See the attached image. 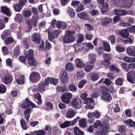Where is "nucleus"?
<instances>
[{
    "label": "nucleus",
    "instance_id": "nucleus-1",
    "mask_svg": "<svg viewBox=\"0 0 135 135\" xmlns=\"http://www.w3.org/2000/svg\"><path fill=\"white\" fill-rule=\"evenodd\" d=\"M75 32L73 31L67 30L66 31L63 38V42L65 44H69L74 42L75 40V38L74 35Z\"/></svg>",
    "mask_w": 135,
    "mask_h": 135
},
{
    "label": "nucleus",
    "instance_id": "nucleus-2",
    "mask_svg": "<svg viewBox=\"0 0 135 135\" xmlns=\"http://www.w3.org/2000/svg\"><path fill=\"white\" fill-rule=\"evenodd\" d=\"M110 126L108 120H104V122L101 126L100 133L101 135H107L109 132Z\"/></svg>",
    "mask_w": 135,
    "mask_h": 135
},
{
    "label": "nucleus",
    "instance_id": "nucleus-3",
    "mask_svg": "<svg viewBox=\"0 0 135 135\" xmlns=\"http://www.w3.org/2000/svg\"><path fill=\"white\" fill-rule=\"evenodd\" d=\"M47 31L48 34L49 38V39L52 40L56 38L62 32V31L60 30H55L52 32H51L49 30H46V32H47Z\"/></svg>",
    "mask_w": 135,
    "mask_h": 135
},
{
    "label": "nucleus",
    "instance_id": "nucleus-4",
    "mask_svg": "<svg viewBox=\"0 0 135 135\" xmlns=\"http://www.w3.org/2000/svg\"><path fill=\"white\" fill-rule=\"evenodd\" d=\"M72 96L73 95L71 93H65L63 94L62 96V100L64 103L68 104L70 102Z\"/></svg>",
    "mask_w": 135,
    "mask_h": 135
},
{
    "label": "nucleus",
    "instance_id": "nucleus-5",
    "mask_svg": "<svg viewBox=\"0 0 135 135\" xmlns=\"http://www.w3.org/2000/svg\"><path fill=\"white\" fill-rule=\"evenodd\" d=\"M49 81V78L48 77L46 78L44 82H41L37 88L38 91L40 92L44 91L45 89V86L48 85Z\"/></svg>",
    "mask_w": 135,
    "mask_h": 135
},
{
    "label": "nucleus",
    "instance_id": "nucleus-6",
    "mask_svg": "<svg viewBox=\"0 0 135 135\" xmlns=\"http://www.w3.org/2000/svg\"><path fill=\"white\" fill-rule=\"evenodd\" d=\"M127 80L130 83L135 84V72L131 71L127 74Z\"/></svg>",
    "mask_w": 135,
    "mask_h": 135
},
{
    "label": "nucleus",
    "instance_id": "nucleus-7",
    "mask_svg": "<svg viewBox=\"0 0 135 135\" xmlns=\"http://www.w3.org/2000/svg\"><path fill=\"white\" fill-rule=\"evenodd\" d=\"M101 99L107 103H109L111 101L112 97L109 93L105 92L101 95Z\"/></svg>",
    "mask_w": 135,
    "mask_h": 135
},
{
    "label": "nucleus",
    "instance_id": "nucleus-8",
    "mask_svg": "<svg viewBox=\"0 0 135 135\" xmlns=\"http://www.w3.org/2000/svg\"><path fill=\"white\" fill-rule=\"evenodd\" d=\"M40 79V75L38 73L33 72L30 75V80L34 83H36L39 81Z\"/></svg>",
    "mask_w": 135,
    "mask_h": 135
},
{
    "label": "nucleus",
    "instance_id": "nucleus-9",
    "mask_svg": "<svg viewBox=\"0 0 135 135\" xmlns=\"http://www.w3.org/2000/svg\"><path fill=\"white\" fill-rule=\"evenodd\" d=\"M2 81L6 84L11 83L12 81V77L9 74L4 75L2 78Z\"/></svg>",
    "mask_w": 135,
    "mask_h": 135
},
{
    "label": "nucleus",
    "instance_id": "nucleus-10",
    "mask_svg": "<svg viewBox=\"0 0 135 135\" xmlns=\"http://www.w3.org/2000/svg\"><path fill=\"white\" fill-rule=\"evenodd\" d=\"M38 19V16H33L29 21H26L28 24H31L34 27H36L37 25Z\"/></svg>",
    "mask_w": 135,
    "mask_h": 135
},
{
    "label": "nucleus",
    "instance_id": "nucleus-11",
    "mask_svg": "<svg viewBox=\"0 0 135 135\" xmlns=\"http://www.w3.org/2000/svg\"><path fill=\"white\" fill-rule=\"evenodd\" d=\"M60 78L63 84L67 83L69 81L68 76V73L66 71H64L60 76Z\"/></svg>",
    "mask_w": 135,
    "mask_h": 135
},
{
    "label": "nucleus",
    "instance_id": "nucleus-12",
    "mask_svg": "<svg viewBox=\"0 0 135 135\" xmlns=\"http://www.w3.org/2000/svg\"><path fill=\"white\" fill-rule=\"evenodd\" d=\"M94 102V100L91 98H88L84 102V103L86 104L85 107L86 109H92L93 107V106L89 104L92 103Z\"/></svg>",
    "mask_w": 135,
    "mask_h": 135
},
{
    "label": "nucleus",
    "instance_id": "nucleus-13",
    "mask_svg": "<svg viewBox=\"0 0 135 135\" xmlns=\"http://www.w3.org/2000/svg\"><path fill=\"white\" fill-rule=\"evenodd\" d=\"M118 33L119 35L124 38H126L128 36L129 31L127 28L119 30Z\"/></svg>",
    "mask_w": 135,
    "mask_h": 135
},
{
    "label": "nucleus",
    "instance_id": "nucleus-14",
    "mask_svg": "<svg viewBox=\"0 0 135 135\" xmlns=\"http://www.w3.org/2000/svg\"><path fill=\"white\" fill-rule=\"evenodd\" d=\"M104 57V60L102 63L104 64V66L107 68L109 67L110 64V60L111 57H110L109 54H105L103 55Z\"/></svg>",
    "mask_w": 135,
    "mask_h": 135
},
{
    "label": "nucleus",
    "instance_id": "nucleus-15",
    "mask_svg": "<svg viewBox=\"0 0 135 135\" xmlns=\"http://www.w3.org/2000/svg\"><path fill=\"white\" fill-rule=\"evenodd\" d=\"M71 106L75 109H79L80 108L77 99L76 97L74 98L70 103Z\"/></svg>",
    "mask_w": 135,
    "mask_h": 135
},
{
    "label": "nucleus",
    "instance_id": "nucleus-16",
    "mask_svg": "<svg viewBox=\"0 0 135 135\" xmlns=\"http://www.w3.org/2000/svg\"><path fill=\"white\" fill-rule=\"evenodd\" d=\"M74 61L75 65L77 67L82 68L84 66L85 63L80 59L77 58Z\"/></svg>",
    "mask_w": 135,
    "mask_h": 135
},
{
    "label": "nucleus",
    "instance_id": "nucleus-17",
    "mask_svg": "<svg viewBox=\"0 0 135 135\" xmlns=\"http://www.w3.org/2000/svg\"><path fill=\"white\" fill-rule=\"evenodd\" d=\"M32 37V40L33 41L38 44L40 43L41 37L37 33H34Z\"/></svg>",
    "mask_w": 135,
    "mask_h": 135
},
{
    "label": "nucleus",
    "instance_id": "nucleus-18",
    "mask_svg": "<svg viewBox=\"0 0 135 135\" xmlns=\"http://www.w3.org/2000/svg\"><path fill=\"white\" fill-rule=\"evenodd\" d=\"M24 52L25 56L26 59H28L33 56L34 53V51L33 50L30 49L28 51L25 50Z\"/></svg>",
    "mask_w": 135,
    "mask_h": 135
},
{
    "label": "nucleus",
    "instance_id": "nucleus-19",
    "mask_svg": "<svg viewBox=\"0 0 135 135\" xmlns=\"http://www.w3.org/2000/svg\"><path fill=\"white\" fill-rule=\"evenodd\" d=\"M65 69L66 71L70 72L73 71L75 69L74 65L70 62L66 64L65 66Z\"/></svg>",
    "mask_w": 135,
    "mask_h": 135
},
{
    "label": "nucleus",
    "instance_id": "nucleus-20",
    "mask_svg": "<svg viewBox=\"0 0 135 135\" xmlns=\"http://www.w3.org/2000/svg\"><path fill=\"white\" fill-rule=\"evenodd\" d=\"M127 51L128 55L132 56H135V46H131L127 48Z\"/></svg>",
    "mask_w": 135,
    "mask_h": 135
},
{
    "label": "nucleus",
    "instance_id": "nucleus-21",
    "mask_svg": "<svg viewBox=\"0 0 135 135\" xmlns=\"http://www.w3.org/2000/svg\"><path fill=\"white\" fill-rule=\"evenodd\" d=\"M26 0H18L17 3V12H20L26 3Z\"/></svg>",
    "mask_w": 135,
    "mask_h": 135
},
{
    "label": "nucleus",
    "instance_id": "nucleus-22",
    "mask_svg": "<svg viewBox=\"0 0 135 135\" xmlns=\"http://www.w3.org/2000/svg\"><path fill=\"white\" fill-rule=\"evenodd\" d=\"M75 114V112L73 109H69L67 111L66 115L68 118H71L73 117Z\"/></svg>",
    "mask_w": 135,
    "mask_h": 135
},
{
    "label": "nucleus",
    "instance_id": "nucleus-23",
    "mask_svg": "<svg viewBox=\"0 0 135 135\" xmlns=\"http://www.w3.org/2000/svg\"><path fill=\"white\" fill-rule=\"evenodd\" d=\"M56 25L58 28L62 29H65L67 26V24L65 22L60 21L57 22Z\"/></svg>",
    "mask_w": 135,
    "mask_h": 135
},
{
    "label": "nucleus",
    "instance_id": "nucleus-24",
    "mask_svg": "<svg viewBox=\"0 0 135 135\" xmlns=\"http://www.w3.org/2000/svg\"><path fill=\"white\" fill-rule=\"evenodd\" d=\"M31 111V109L29 108L24 110L23 113L24 117L26 119L27 122H28L29 118L30 117V114Z\"/></svg>",
    "mask_w": 135,
    "mask_h": 135
},
{
    "label": "nucleus",
    "instance_id": "nucleus-25",
    "mask_svg": "<svg viewBox=\"0 0 135 135\" xmlns=\"http://www.w3.org/2000/svg\"><path fill=\"white\" fill-rule=\"evenodd\" d=\"M22 14L23 17L25 18L30 17L32 15V12L29 10L23 9L22 11Z\"/></svg>",
    "mask_w": 135,
    "mask_h": 135
},
{
    "label": "nucleus",
    "instance_id": "nucleus-26",
    "mask_svg": "<svg viewBox=\"0 0 135 135\" xmlns=\"http://www.w3.org/2000/svg\"><path fill=\"white\" fill-rule=\"evenodd\" d=\"M94 64L93 63L89 62L87 63L85 67V71L89 72L92 70L94 67Z\"/></svg>",
    "mask_w": 135,
    "mask_h": 135
},
{
    "label": "nucleus",
    "instance_id": "nucleus-27",
    "mask_svg": "<svg viewBox=\"0 0 135 135\" xmlns=\"http://www.w3.org/2000/svg\"><path fill=\"white\" fill-rule=\"evenodd\" d=\"M1 12L7 16L10 17L11 14L10 13L9 9L6 6H3L1 8Z\"/></svg>",
    "mask_w": 135,
    "mask_h": 135
},
{
    "label": "nucleus",
    "instance_id": "nucleus-28",
    "mask_svg": "<svg viewBox=\"0 0 135 135\" xmlns=\"http://www.w3.org/2000/svg\"><path fill=\"white\" fill-rule=\"evenodd\" d=\"M112 21L111 18L108 17H105L102 18V23L104 25H106L110 23Z\"/></svg>",
    "mask_w": 135,
    "mask_h": 135
},
{
    "label": "nucleus",
    "instance_id": "nucleus-29",
    "mask_svg": "<svg viewBox=\"0 0 135 135\" xmlns=\"http://www.w3.org/2000/svg\"><path fill=\"white\" fill-rule=\"evenodd\" d=\"M78 16L81 19H84L85 20H86L88 18V16L85 11L80 13H78Z\"/></svg>",
    "mask_w": 135,
    "mask_h": 135
},
{
    "label": "nucleus",
    "instance_id": "nucleus-30",
    "mask_svg": "<svg viewBox=\"0 0 135 135\" xmlns=\"http://www.w3.org/2000/svg\"><path fill=\"white\" fill-rule=\"evenodd\" d=\"M26 59L28 60V63L30 65L36 66L37 64L36 60L33 57V56Z\"/></svg>",
    "mask_w": 135,
    "mask_h": 135
},
{
    "label": "nucleus",
    "instance_id": "nucleus-31",
    "mask_svg": "<svg viewBox=\"0 0 135 135\" xmlns=\"http://www.w3.org/2000/svg\"><path fill=\"white\" fill-rule=\"evenodd\" d=\"M29 102L30 100L28 99V98H27L25 99V102L22 103H21L22 107L24 109L27 108H29V104H30V103H29Z\"/></svg>",
    "mask_w": 135,
    "mask_h": 135
},
{
    "label": "nucleus",
    "instance_id": "nucleus-32",
    "mask_svg": "<svg viewBox=\"0 0 135 135\" xmlns=\"http://www.w3.org/2000/svg\"><path fill=\"white\" fill-rule=\"evenodd\" d=\"M79 123L81 127L84 128L86 127L87 124L86 119L83 118L80 120Z\"/></svg>",
    "mask_w": 135,
    "mask_h": 135
},
{
    "label": "nucleus",
    "instance_id": "nucleus-33",
    "mask_svg": "<svg viewBox=\"0 0 135 135\" xmlns=\"http://www.w3.org/2000/svg\"><path fill=\"white\" fill-rule=\"evenodd\" d=\"M124 0H113V3L117 6L122 7Z\"/></svg>",
    "mask_w": 135,
    "mask_h": 135
},
{
    "label": "nucleus",
    "instance_id": "nucleus-34",
    "mask_svg": "<svg viewBox=\"0 0 135 135\" xmlns=\"http://www.w3.org/2000/svg\"><path fill=\"white\" fill-rule=\"evenodd\" d=\"M109 5L107 3H105L103 4L100 10L102 13H104L107 11Z\"/></svg>",
    "mask_w": 135,
    "mask_h": 135
},
{
    "label": "nucleus",
    "instance_id": "nucleus-35",
    "mask_svg": "<svg viewBox=\"0 0 135 135\" xmlns=\"http://www.w3.org/2000/svg\"><path fill=\"white\" fill-rule=\"evenodd\" d=\"M126 2H123V5L122 7H125L127 8H129L131 6L132 3V0H126Z\"/></svg>",
    "mask_w": 135,
    "mask_h": 135
},
{
    "label": "nucleus",
    "instance_id": "nucleus-36",
    "mask_svg": "<svg viewBox=\"0 0 135 135\" xmlns=\"http://www.w3.org/2000/svg\"><path fill=\"white\" fill-rule=\"evenodd\" d=\"M90 79L93 81L97 80L99 77L98 74L96 73H93L90 75Z\"/></svg>",
    "mask_w": 135,
    "mask_h": 135
},
{
    "label": "nucleus",
    "instance_id": "nucleus-37",
    "mask_svg": "<svg viewBox=\"0 0 135 135\" xmlns=\"http://www.w3.org/2000/svg\"><path fill=\"white\" fill-rule=\"evenodd\" d=\"M25 79L24 76L21 75L20 76L19 78L17 79V84L22 85L24 84Z\"/></svg>",
    "mask_w": 135,
    "mask_h": 135
},
{
    "label": "nucleus",
    "instance_id": "nucleus-38",
    "mask_svg": "<svg viewBox=\"0 0 135 135\" xmlns=\"http://www.w3.org/2000/svg\"><path fill=\"white\" fill-rule=\"evenodd\" d=\"M68 9V13L70 17H74L75 15V12L74 9L69 7L67 8Z\"/></svg>",
    "mask_w": 135,
    "mask_h": 135
},
{
    "label": "nucleus",
    "instance_id": "nucleus-39",
    "mask_svg": "<svg viewBox=\"0 0 135 135\" xmlns=\"http://www.w3.org/2000/svg\"><path fill=\"white\" fill-rule=\"evenodd\" d=\"M78 38L77 40V42L78 43H80L83 41L84 40V37L82 34H77Z\"/></svg>",
    "mask_w": 135,
    "mask_h": 135
},
{
    "label": "nucleus",
    "instance_id": "nucleus-40",
    "mask_svg": "<svg viewBox=\"0 0 135 135\" xmlns=\"http://www.w3.org/2000/svg\"><path fill=\"white\" fill-rule=\"evenodd\" d=\"M133 37H127L126 40H123V42L125 44H132L133 43V40L132 39Z\"/></svg>",
    "mask_w": 135,
    "mask_h": 135
},
{
    "label": "nucleus",
    "instance_id": "nucleus-41",
    "mask_svg": "<svg viewBox=\"0 0 135 135\" xmlns=\"http://www.w3.org/2000/svg\"><path fill=\"white\" fill-rule=\"evenodd\" d=\"M66 86L65 85H64L63 86H58L56 88L57 90L59 92L64 91L66 90Z\"/></svg>",
    "mask_w": 135,
    "mask_h": 135
},
{
    "label": "nucleus",
    "instance_id": "nucleus-42",
    "mask_svg": "<svg viewBox=\"0 0 135 135\" xmlns=\"http://www.w3.org/2000/svg\"><path fill=\"white\" fill-rule=\"evenodd\" d=\"M20 123L21 126L23 129L26 130L27 129L28 126L23 119H22L20 120Z\"/></svg>",
    "mask_w": 135,
    "mask_h": 135
},
{
    "label": "nucleus",
    "instance_id": "nucleus-43",
    "mask_svg": "<svg viewBox=\"0 0 135 135\" xmlns=\"http://www.w3.org/2000/svg\"><path fill=\"white\" fill-rule=\"evenodd\" d=\"M103 42V45L105 50L107 51H110L111 49L109 44L107 42L105 41Z\"/></svg>",
    "mask_w": 135,
    "mask_h": 135
},
{
    "label": "nucleus",
    "instance_id": "nucleus-44",
    "mask_svg": "<svg viewBox=\"0 0 135 135\" xmlns=\"http://www.w3.org/2000/svg\"><path fill=\"white\" fill-rule=\"evenodd\" d=\"M102 124L100 120H97L93 124V126L95 128L99 129L101 128Z\"/></svg>",
    "mask_w": 135,
    "mask_h": 135
},
{
    "label": "nucleus",
    "instance_id": "nucleus-45",
    "mask_svg": "<svg viewBox=\"0 0 135 135\" xmlns=\"http://www.w3.org/2000/svg\"><path fill=\"white\" fill-rule=\"evenodd\" d=\"M68 89L70 91L72 92H75L76 91L77 88L76 86L74 84H70L68 86Z\"/></svg>",
    "mask_w": 135,
    "mask_h": 135
},
{
    "label": "nucleus",
    "instance_id": "nucleus-46",
    "mask_svg": "<svg viewBox=\"0 0 135 135\" xmlns=\"http://www.w3.org/2000/svg\"><path fill=\"white\" fill-rule=\"evenodd\" d=\"M71 124V122L69 121H66L61 124L60 127L62 128L67 127L70 126Z\"/></svg>",
    "mask_w": 135,
    "mask_h": 135
},
{
    "label": "nucleus",
    "instance_id": "nucleus-47",
    "mask_svg": "<svg viewBox=\"0 0 135 135\" xmlns=\"http://www.w3.org/2000/svg\"><path fill=\"white\" fill-rule=\"evenodd\" d=\"M74 132L76 135H83V132L80 130L77 127H75L74 129Z\"/></svg>",
    "mask_w": 135,
    "mask_h": 135
},
{
    "label": "nucleus",
    "instance_id": "nucleus-48",
    "mask_svg": "<svg viewBox=\"0 0 135 135\" xmlns=\"http://www.w3.org/2000/svg\"><path fill=\"white\" fill-rule=\"evenodd\" d=\"M85 8V6L82 4L80 3L76 7V10L77 12H79L83 11Z\"/></svg>",
    "mask_w": 135,
    "mask_h": 135
},
{
    "label": "nucleus",
    "instance_id": "nucleus-49",
    "mask_svg": "<svg viewBox=\"0 0 135 135\" xmlns=\"http://www.w3.org/2000/svg\"><path fill=\"white\" fill-rule=\"evenodd\" d=\"M124 80L122 78H120L117 79L115 81L116 84L118 85H122L123 84Z\"/></svg>",
    "mask_w": 135,
    "mask_h": 135
},
{
    "label": "nucleus",
    "instance_id": "nucleus-50",
    "mask_svg": "<svg viewBox=\"0 0 135 135\" xmlns=\"http://www.w3.org/2000/svg\"><path fill=\"white\" fill-rule=\"evenodd\" d=\"M76 75L77 78L80 79L84 77L85 74L82 71H78L76 72Z\"/></svg>",
    "mask_w": 135,
    "mask_h": 135
},
{
    "label": "nucleus",
    "instance_id": "nucleus-51",
    "mask_svg": "<svg viewBox=\"0 0 135 135\" xmlns=\"http://www.w3.org/2000/svg\"><path fill=\"white\" fill-rule=\"evenodd\" d=\"M11 34L10 31L9 30H6L3 32L1 36V37L2 39L4 38L7 36H9Z\"/></svg>",
    "mask_w": 135,
    "mask_h": 135
},
{
    "label": "nucleus",
    "instance_id": "nucleus-52",
    "mask_svg": "<svg viewBox=\"0 0 135 135\" xmlns=\"http://www.w3.org/2000/svg\"><path fill=\"white\" fill-rule=\"evenodd\" d=\"M14 41L13 39L11 37H8L6 38L4 41L5 43L6 44H9Z\"/></svg>",
    "mask_w": 135,
    "mask_h": 135
},
{
    "label": "nucleus",
    "instance_id": "nucleus-53",
    "mask_svg": "<svg viewBox=\"0 0 135 135\" xmlns=\"http://www.w3.org/2000/svg\"><path fill=\"white\" fill-rule=\"evenodd\" d=\"M87 83V80H81L79 83L78 85L79 88H82L84 86V85Z\"/></svg>",
    "mask_w": 135,
    "mask_h": 135
},
{
    "label": "nucleus",
    "instance_id": "nucleus-54",
    "mask_svg": "<svg viewBox=\"0 0 135 135\" xmlns=\"http://www.w3.org/2000/svg\"><path fill=\"white\" fill-rule=\"evenodd\" d=\"M89 59L91 61H94L96 60V55L93 54H90L88 56Z\"/></svg>",
    "mask_w": 135,
    "mask_h": 135
},
{
    "label": "nucleus",
    "instance_id": "nucleus-55",
    "mask_svg": "<svg viewBox=\"0 0 135 135\" xmlns=\"http://www.w3.org/2000/svg\"><path fill=\"white\" fill-rule=\"evenodd\" d=\"M108 40L110 41L112 44H115L114 43L115 41V38L114 35H112L109 36L108 37Z\"/></svg>",
    "mask_w": 135,
    "mask_h": 135
},
{
    "label": "nucleus",
    "instance_id": "nucleus-56",
    "mask_svg": "<svg viewBox=\"0 0 135 135\" xmlns=\"http://www.w3.org/2000/svg\"><path fill=\"white\" fill-rule=\"evenodd\" d=\"M127 124L132 127H135V122L133 121L132 119H128L127 120Z\"/></svg>",
    "mask_w": 135,
    "mask_h": 135
},
{
    "label": "nucleus",
    "instance_id": "nucleus-57",
    "mask_svg": "<svg viewBox=\"0 0 135 135\" xmlns=\"http://www.w3.org/2000/svg\"><path fill=\"white\" fill-rule=\"evenodd\" d=\"M6 66L12 68L13 67L12 63L11 60L9 58L7 59L6 61Z\"/></svg>",
    "mask_w": 135,
    "mask_h": 135
},
{
    "label": "nucleus",
    "instance_id": "nucleus-58",
    "mask_svg": "<svg viewBox=\"0 0 135 135\" xmlns=\"http://www.w3.org/2000/svg\"><path fill=\"white\" fill-rule=\"evenodd\" d=\"M6 88L4 85H0V93H4L6 91Z\"/></svg>",
    "mask_w": 135,
    "mask_h": 135
},
{
    "label": "nucleus",
    "instance_id": "nucleus-59",
    "mask_svg": "<svg viewBox=\"0 0 135 135\" xmlns=\"http://www.w3.org/2000/svg\"><path fill=\"white\" fill-rule=\"evenodd\" d=\"M58 129L56 126H54L52 128L51 132L50 134L52 133L54 134H55L58 132Z\"/></svg>",
    "mask_w": 135,
    "mask_h": 135
},
{
    "label": "nucleus",
    "instance_id": "nucleus-60",
    "mask_svg": "<svg viewBox=\"0 0 135 135\" xmlns=\"http://www.w3.org/2000/svg\"><path fill=\"white\" fill-rule=\"evenodd\" d=\"M2 49L3 53L4 55H7L8 54L9 51L7 47L5 46L2 47Z\"/></svg>",
    "mask_w": 135,
    "mask_h": 135
},
{
    "label": "nucleus",
    "instance_id": "nucleus-61",
    "mask_svg": "<svg viewBox=\"0 0 135 135\" xmlns=\"http://www.w3.org/2000/svg\"><path fill=\"white\" fill-rule=\"evenodd\" d=\"M119 130L121 133H125L126 131L125 126L123 125L120 126L119 128Z\"/></svg>",
    "mask_w": 135,
    "mask_h": 135
},
{
    "label": "nucleus",
    "instance_id": "nucleus-62",
    "mask_svg": "<svg viewBox=\"0 0 135 135\" xmlns=\"http://www.w3.org/2000/svg\"><path fill=\"white\" fill-rule=\"evenodd\" d=\"M121 66L122 68L124 70L127 71L129 70V67H128V65L127 64L125 63H123L122 64Z\"/></svg>",
    "mask_w": 135,
    "mask_h": 135
},
{
    "label": "nucleus",
    "instance_id": "nucleus-63",
    "mask_svg": "<svg viewBox=\"0 0 135 135\" xmlns=\"http://www.w3.org/2000/svg\"><path fill=\"white\" fill-rule=\"evenodd\" d=\"M28 39L26 38H25L23 41V42H24V45L25 48L26 49H28L29 47V46L28 44Z\"/></svg>",
    "mask_w": 135,
    "mask_h": 135
},
{
    "label": "nucleus",
    "instance_id": "nucleus-64",
    "mask_svg": "<svg viewBox=\"0 0 135 135\" xmlns=\"http://www.w3.org/2000/svg\"><path fill=\"white\" fill-rule=\"evenodd\" d=\"M116 49L119 52H123L125 51V49L123 47L119 45L117 46Z\"/></svg>",
    "mask_w": 135,
    "mask_h": 135
}]
</instances>
